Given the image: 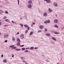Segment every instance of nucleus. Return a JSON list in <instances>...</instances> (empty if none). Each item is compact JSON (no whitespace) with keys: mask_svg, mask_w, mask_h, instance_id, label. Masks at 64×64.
Returning a JSON list of instances; mask_svg holds the SVG:
<instances>
[{"mask_svg":"<svg viewBox=\"0 0 64 64\" xmlns=\"http://www.w3.org/2000/svg\"><path fill=\"white\" fill-rule=\"evenodd\" d=\"M18 5H19V0H18Z\"/></svg>","mask_w":64,"mask_h":64,"instance_id":"e433bc0d","label":"nucleus"},{"mask_svg":"<svg viewBox=\"0 0 64 64\" xmlns=\"http://www.w3.org/2000/svg\"><path fill=\"white\" fill-rule=\"evenodd\" d=\"M8 36V35L6 34L4 36V38H7Z\"/></svg>","mask_w":64,"mask_h":64,"instance_id":"f8f14e48","label":"nucleus"},{"mask_svg":"<svg viewBox=\"0 0 64 64\" xmlns=\"http://www.w3.org/2000/svg\"><path fill=\"white\" fill-rule=\"evenodd\" d=\"M38 48L37 47H35L34 48V49H38Z\"/></svg>","mask_w":64,"mask_h":64,"instance_id":"ea45409f","label":"nucleus"},{"mask_svg":"<svg viewBox=\"0 0 64 64\" xmlns=\"http://www.w3.org/2000/svg\"><path fill=\"white\" fill-rule=\"evenodd\" d=\"M30 29V27L28 26L27 27V29L28 30H29V29Z\"/></svg>","mask_w":64,"mask_h":64,"instance_id":"412c9836","label":"nucleus"},{"mask_svg":"<svg viewBox=\"0 0 64 64\" xmlns=\"http://www.w3.org/2000/svg\"><path fill=\"white\" fill-rule=\"evenodd\" d=\"M5 13H6V14H8V12L6 10L5 12Z\"/></svg>","mask_w":64,"mask_h":64,"instance_id":"c756f323","label":"nucleus"},{"mask_svg":"<svg viewBox=\"0 0 64 64\" xmlns=\"http://www.w3.org/2000/svg\"><path fill=\"white\" fill-rule=\"evenodd\" d=\"M5 0V1L6 2V3H8L9 2H8V0Z\"/></svg>","mask_w":64,"mask_h":64,"instance_id":"c85d7f7f","label":"nucleus"},{"mask_svg":"<svg viewBox=\"0 0 64 64\" xmlns=\"http://www.w3.org/2000/svg\"><path fill=\"white\" fill-rule=\"evenodd\" d=\"M54 27H56V28H58V26H57V25L56 24H55Z\"/></svg>","mask_w":64,"mask_h":64,"instance_id":"4be33fe9","label":"nucleus"},{"mask_svg":"<svg viewBox=\"0 0 64 64\" xmlns=\"http://www.w3.org/2000/svg\"><path fill=\"white\" fill-rule=\"evenodd\" d=\"M46 2L47 3H50L51 2V0H47Z\"/></svg>","mask_w":64,"mask_h":64,"instance_id":"9d476101","label":"nucleus"},{"mask_svg":"<svg viewBox=\"0 0 64 64\" xmlns=\"http://www.w3.org/2000/svg\"><path fill=\"white\" fill-rule=\"evenodd\" d=\"M24 26L26 28H27V27H28V25L25 24L24 25Z\"/></svg>","mask_w":64,"mask_h":64,"instance_id":"6ab92c4d","label":"nucleus"},{"mask_svg":"<svg viewBox=\"0 0 64 64\" xmlns=\"http://www.w3.org/2000/svg\"><path fill=\"white\" fill-rule=\"evenodd\" d=\"M5 21H6V22H10V21H9V20L6 19L5 20Z\"/></svg>","mask_w":64,"mask_h":64,"instance_id":"f3484780","label":"nucleus"},{"mask_svg":"<svg viewBox=\"0 0 64 64\" xmlns=\"http://www.w3.org/2000/svg\"><path fill=\"white\" fill-rule=\"evenodd\" d=\"M54 6L56 7H57L58 6V4L56 2H54Z\"/></svg>","mask_w":64,"mask_h":64,"instance_id":"39448f33","label":"nucleus"},{"mask_svg":"<svg viewBox=\"0 0 64 64\" xmlns=\"http://www.w3.org/2000/svg\"><path fill=\"white\" fill-rule=\"evenodd\" d=\"M3 12H4L3 11L0 10V14H2Z\"/></svg>","mask_w":64,"mask_h":64,"instance_id":"dca6fc26","label":"nucleus"},{"mask_svg":"<svg viewBox=\"0 0 64 64\" xmlns=\"http://www.w3.org/2000/svg\"><path fill=\"white\" fill-rule=\"evenodd\" d=\"M54 22L56 23H57L58 22V20L57 19H56L54 20Z\"/></svg>","mask_w":64,"mask_h":64,"instance_id":"7ed1b4c3","label":"nucleus"},{"mask_svg":"<svg viewBox=\"0 0 64 64\" xmlns=\"http://www.w3.org/2000/svg\"><path fill=\"white\" fill-rule=\"evenodd\" d=\"M33 24H32V26H31L32 27L33 26Z\"/></svg>","mask_w":64,"mask_h":64,"instance_id":"864d4df0","label":"nucleus"},{"mask_svg":"<svg viewBox=\"0 0 64 64\" xmlns=\"http://www.w3.org/2000/svg\"><path fill=\"white\" fill-rule=\"evenodd\" d=\"M46 35L47 36H50V34L49 33H47L46 34Z\"/></svg>","mask_w":64,"mask_h":64,"instance_id":"ddd939ff","label":"nucleus"},{"mask_svg":"<svg viewBox=\"0 0 64 64\" xmlns=\"http://www.w3.org/2000/svg\"><path fill=\"white\" fill-rule=\"evenodd\" d=\"M3 62H4V63H7V60L5 59L3 60Z\"/></svg>","mask_w":64,"mask_h":64,"instance_id":"4468645a","label":"nucleus"},{"mask_svg":"<svg viewBox=\"0 0 64 64\" xmlns=\"http://www.w3.org/2000/svg\"><path fill=\"white\" fill-rule=\"evenodd\" d=\"M47 22L48 23H49V22H50V20H48L47 21Z\"/></svg>","mask_w":64,"mask_h":64,"instance_id":"a878e982","label":"nucleus"},{"mask_svg":"<svg viewBox=\"0 0 64 64\" xmlns=\"http://www.w3.org/2000/svg\"><path fill=\"white\" fill-rule=\"evenodd\" d=\"M47 16V13L46 12H45L44 14V16L46 17Z\"/></svg>","mask_w":64,"mask_h":64,"instance_id":"20e7f679","label":"nucleus"},{"mask_svg":"<svg viewBox=\"0 0 64 64\" xmlns=\"http://www.w3.org/2000/svg\"><path fill=\"white\" fill-rule=\"evenodd\" d=\"M20 47H23L24 46V45H22V46H20Z\"/></svg>","mask_w":64,"mask_h":64,"instance_id":"79ce46f5","label":"nucleus"},{"mask_svg":"<svg viewBox=\"0 0 64 64\" xmlns=\"http://www.w3.org/2000/svg\"><path fill=\"white\" fill-rule=\"evenodd\" d=\"M44 31L45 32H47V29L46 28H44Z\"/></svg>","mask_w":64,"mask_h":64,"instance_id":"cd10ccee","label":"nucleus"},{"mask_svg":"<svg viewBox=\"0 0 64 64\" xmlns=\"http://www.w3.org/2000/svg\"><path fill=\"white\" fill-rule=\"evenodd\" d=\"M54 33H55V34H60V33L59 32L58 33V32H54Z\"/></svg>","mask_w":64,"mask_h":64,"instance_id":"a211bd4d","label":"nucleus"},{"mask_svg":"<svg viewBox=\"0 0 64 64\" xmlns=\"http://www.w3.org/2000/svg\"><path fill=\"white\" fill-rule=\"evenodd\" d=\"M12 57H14V55H13V54H12Z\"/></svg>","mask_w":64,"mask_h":64,"instance_id":"c03bdc74","label":"nucleus"},{"mask_svg":"<svg viewBox=\"0 0 64 64\" xmlns=\"http://www.w3.org/2000/svg\"><path fill=\"white\" fill-rule=\"evenodd\" d=\"M32 1L31 0H29L28 2V3L29 4H32Z\"/></svg>","mask_w":64,"mask_h":64,"instance_id":"423d86ee","label":"nucleus"},{"mask_svg":"<svg viewBox=\"0 0 64 64\" xmlns=\"http://www.w3.org/2000/svg\"><path fill=\"white\" fill-rule=\"evenodd\" d=\"M3 57V55L2 54L1 56V57Z\"/></svg>","mask_w":64,"mask_h":64,"instance_id":"09e8293b","label":"nucleus"},{"mask_svg":"<svg viewBox=\"0 0 64 64\" xmlns=\"http://www.w3.org/2000/svg\"><path fill=\"white\" fill-rule=\"evenodd\" d=\"M12 23H13V22H14L13 21H12Z\"/></svg>","mask_w":64,"mask_h":64,"instance_id":"bf43d9fd","label":"nucleus"},{"mask_svg":"<svg viewBox=\"0 0 64 64\" xmlns=\"http://www.w3.org/2000/svg\"><path fill=\"white\" fill-rule=\"evenodd\" d=\"M44 1H47V0H44Z\"/></svg>","mask_w":64,"mask_h":64,"instance_id":"680f3d73","label":"nucleus"},{"mask_svg":"<svg viewBox=\"0 0 64 64\" xmlns=\"http://www.w3.org/2000/svg\"><path fill=\"white\" fill-rule=\"evenodd\" d=\"M33 24H34V25H35V23L34 22L33 23Z\"/></svg>","mask_w":64,"mask_h":64,"instance_id":"e2e57ef3","label":"nucleus"},{"mask_svg":"<svg viewBox=\"0 0 64 64\" xmlns=\"http://www.w3.org/2000/svg\"><path fill=\"white\" fill-rule=\"evenodd\" d=\"M55 16H56V17H57V14H55Z\"/></svg>","mask_w":64,"mask_h":64,"instance_id":"5fc2aeb1","label":"nucleus"},{"mask_svg":"<svg viewBox=\"0 0 64 64\" xmlns=\"http://www.w3.org/2000/svg\"><path fill=\"white\" fill-rule=\"evenodd\" d=\"M19 34V32H18L17 33V34Z\"/></svg>","mask_w":64,"mask_h":64,"instance_id":"603ef678","label":"nucleus"},{"mask_svg":"<svg viewBox=\"0 0 64 64\" xmlns=\"http://www.w3.org/2000/svg\"><path fill=\"white\" fill-rule=\"evenodd\" d=\"M48 11L49 12H52L53 11V10H51V9L49 8L48 9Z\"/></svg>","mask_w":64,"mask_h":64,"instance_id":"6e6552de","label":"nucleus"},{"mask_svg":"<svg viewBox=\"0 0 64 64\" xmlns=\"http://www.w3.org/2000/svg\"><path fill=\"white\" fill-rule=\"evenodd\" d=\"M23 19V18H20V20H21V19Z\"/></svg>","mask_w":64,"mask_h":64,"instance_id":"13d9d810","label":"nucleus"},{"mask_svg":"<svg viewBox=\"0 0 64 64\" xmlns=\"http://www.w3.org/2000/svg\"><path fill=\"white\" fill-rule=\"evenodd\" d=\"M52 40H54V41H56V39L54 37H52Z\"/></svg>","mask_w":64,"mask_h":64,"instance_id":"0eeeda50","label":"nucleus"},{"mask_svg":"<svg viewBox=\"0 0 64 64\" xmlns=\"http://www.w3.org/2000/svg\"><path fill=\"white\" fill-rule=\"evenodd\" d=\"M2 24V22H0V26Z\"/></svg>","mask_w":64,"mask_h":64,"instance_id":"de8ad7c7","label":"nucleus"},{"mask_svg":"<svg viewBox=\"0 0 64 64\" xmlns=\"http://www.w3.org/2000/svg\"><path fill=\"white\" fill-rule=\"evenodd\" d=\"M32 1H34V0H31Z\"/></svg>","mask_w":64,"mask_h":64,"instance_id":"338daca9","label":"nucleus"},{"mask_svg":"<svg viewBox=\"0 0 64 64\" xmlns=\"http://www.w3.org/2000/svg\"><path fill=\"white\" fill-rule=\"evenodd\" d=\"M16 45L18 46H19L20 45V44L19 42H18L17 43Z\"/></svg>","mask_w":64,"mask_h":64,"instance_id":"9b49d317","label":"nucleus"},{"mask_svg":"<svg viewBox=\"0 0 64 64\" xmlns=\"http://www.w3.org/2000/svg\"><path fill=\"white\" fill-rule=\"evenodd\" d=\"M50 32H52V33H54V31L53 30H51L50 31Z\"/></svg>","mask_w":64,"mask_h":64,"instance_id":"2f4dec72","label":"nucleus"},{"mask_svg":"<svg viewBox=\"0 0 64 64\" xmlns=\"http://www.w3.org/2000/svg\"><path fill=\"white\" fill-rule=\"evenodd\" d=\"M12 40L13 41H15V38L14 37H12Z\"/></svg>","mask_w":64,"mask_h":64,"instance_id":"b1692460","label":"nucleus"},{"mask_svg":"<svg viewBox=\"0 0 64 64\" xmlns=\"http://www.w3.org/2000/svg\"><path fill=\"white\" fill-rule=\"evenodd\" d=\"M12 47H14V45H12Z\"/></svg>","mask_w":64,"mask_h":64,"instance_id":"6e6d98bb","label":"nucleus"},{"mask_svg":"<svg viewBox=\"0 0 64 64\" xmlns=\"http://www.w3.org/2000/svg\"><path fill=\"white\" fill-rule=\"evenodd\" d=\"M25 62V63H27V62Z\"/></svg>","mask_w":64,"mask_h":64,"instance_id":"0e129e2a","label":"nucleus"},{"mask_svg":"<svg viewBox=\"0 0 64 64\" xmlns=\"http://www.w3.org/2000/svg\"><path fill=\"white\" fill-rule=\"evenodd\" d=\"M24 37H22V39H24Z\"/></svg>","mask_w":64,"mask_h":64,"instance_id":"8fccbe9b","label":"nucleus"},{"mask_svg":"<svg viewBox=\"0 0 64 64\" xmlns=\"http://www.w3.org/2000/svg\"><path fill=\"white\" fill-rule=\"evenodd\" d=\"M17 48V47H13L12 49H16Z\"/></svg>","mask_w":64,"mask_h":64,"instance_id":"393cba45","label":"nucleus"},{"mask_svg":"<svg viewBox=\"0 0 64 64\" xmlns=\"http://www.w3.org/2000/svg\"><path fill=\"white\" fill-rule=\"evenodd\" d=\"M41 32V30H40V31H38V33H39V32Z\"/></svg>","mask_w":64,"mask_h":64,"instance_id":"37998d69","label":"nucleus"},{"mask_svg":"<svg viewBox=\"0 0 64 64\" xmlns=\"http://www.w3.org/2000/svg\"><path fill=\"white\" fill-rule=\"evenodd\" d=\"M12 46H10V47H12Z\"/></svg>","mask_w":64,"mask_h":64,"instance_id":"3c124183","label":"nucleus"},{"mask_svg":"<svg viewBox=\"0 0 64 64\" xmlns=\"http://www.w3.org/2000/svg\"><path fill=\"white\" fill-rule=\"evenodd\" d=\"M24 34H20V37H22V36H24Z\"/></svg>","mask_w":64,"mask_h":64,"instance_id":"bb28decb","label":"nucleus"},{"mask_svg":"<svg viewBox=\"0 0 64 64\" xmlns=\"http://www.w3.org/2000/svg\"><path fill=\"white\" fill-rule=\"evenodd\" d=\"M34 20V21H35V20Z\"/></svg>","mask_w":64,"mask_h":64,"instance_id":"774afa93","label":"nucleus"},{"mask_svg":"<svg viewBox=\"0 0 64 64\" xmlns=\"http://www.w3.org/2000/svg\"><path fill=\"white\" fill-rule=\"evenodd\" d=\"M14 50H16V51H20L21 49L18 48H16Z\"/></svg>","mask_w":64,"mask_h":64,"instance_id":"1a4fd4ad","label":"nucleus"},{"mask_svg":"<svg viewBox=\"0 0 64 64\" xmlns=\"http://www.w3.org/2000/svg\"><path fill=\"white\" fill-rule=\"evenodd\" d=\"M34 48V47H31L30 48V49L31 50H33Z\"/></svg>","mask_w":64,"mask_h":64,"instance_id":"aec40b11","label":"nucleus"},{"mask_svg":"<svg viewBox=\"0 0 64 64\" xmlns=\"http://www.w3.org/2000/svg\"><path fill=\"white\" fill-rule=\"evenodd\" d=\"M24 57H22L21 58V59H22V60H23L24 59Z\"/></svg>","mask_w":64,"mask_h":64,"instance_id":"58836bf2","label":"nucleus"},{"mask_svg":"<svg viewBox=\"0 0 64 64\" xmlns=\"http://www.w3.org/2000/svg\"><path fill=\"white\" fill-rule=\"evenodd\" d=\"M39 28L40 29H43L44 28V26H39Z\"/></svg>","mask_w":64,"mask_h":64,"instance_id":"f257e3e1","label":"nucleus"},{"mask_svg":"<svg viewBox=\"0 0 64 64\" xmlns=\"http://www.w3.org/2000/svg\"><path fill=\"white\" fill-rule=\"evenodd\" d=\"M22 50H25V48H22Z\"/></svg>","mask_w":64,"mask_h":64,"instance_id":"473e14b6","label":"nucleus"},{"mask_svg":"<svg viewBox=\"0 0 64 64\" xmlns=\"http://www.w3.org/2000/svg\"><path fill=\"white\" fill-rule=\"evenodd\" d=\"M29 49V48H26V50H27V49Z\"/></svg>","mask_w":64,"mask_h":64,"instance_id":"49530a36","label":"nucleus"},{"mask_svg":"<svg viewBox=\"0 0 64 64\" xmlns=\"http://www.w3.org/2000/svg\"><path fill=\"white\" fill-rule=\"evenodd\" d=\"M20 25L22 26V27H23V25L22 24H20Z\"/></svg>","mask_w":64,"mask_h":64,"instance_id":"c9c22d12","label":"nucleus"},{"mask_svg":"<svg viewBox=\"0 0 64 64\" xmlns=\"http://www.w3.org/2000/svg\"><path fill=\"white\" fill-rule=\"evenodd\" d=\"M7 42V40H6L4 41V42Z\"/></svg>","mask_w":64,"mask_h":64,"instance_id":"a18cd8bd","label":"nucleus"},{"mask_svg":"<svg viewBox=\"0 0 64 64\" xmlns=\"http://www.w3.org/2000/svg\"><path fill=\"white\" fill-rule=\"evenodd\" d=\"M28 30H26L25 32L26 33H27V32H28Z\"/></svg>","mask_w":64,"mask_h":64,"instance_id":"a19ab883","label":"nucleus"},{"mask_svg":"<svg viewBox=\"0 0 64 64\" xmlns=\"http://www.w3.org/2000/svg\"><path fill=\"white\" fill-rule=\"evenodd\" d=\"M44 23H45V24H47V22L46 20L44 22Z\"/></svg>","mask_w":64,"mask_h":64,"instance_id":"72a5a7b5","label":"nucleus"},{"mask_svg":"<svg viewBox=\"0 0 64 64\" xmlns=\"http://www.w3.org/2000/svg\"><path fill=\"white\" fill-rule=\"evenodd\" d=\"M25 52H28V50H26L24 51Z\"/></svg>","mask_w":64,"mask_h":64,"instance_id":"7c9ffc66","label":"nucleus"},{"mask_svg":"<svg viewBox=\"0 0 64 64\" xmlns=\"http://www.w3.org/2000/svg\"><path fill=\"white\" fill-rule=\"evenodd\" d=\"M3 19H5L6 18V16H4V18H3Z\"/></svg>","mask_w":64,"mask_h":64,"instance_id":"4c0bfd02","label":"nucleus"},{"mask_svg":"<svg viewBox=\"0 0 64 64\" xmlns=\"http://www.w3.org/2000/svg\"><path fill=\"white\" fill-rule=\"evenodd\" d=\"M28 8H31L32 7V5H31V4H29L28 5Z\"/></svg>","mask_w":64,"mask_h":64,"instance_id":"f03ea898","label":"nucleus"},{"mask_svg":"<svg viewBox=\"0 0 64 64\" xmlns=\"http://www.w3.org/2000/svg\"><path fill=\"white\" fill-rule=\"evenodd\" d=\"M46 61H47V62H49V61H48V60H46Z\"/></svg>","mask_w":64,"mask_h":64,"instance_id":"4d7b16f0","label":"nucleus"},{"mask_svg":"<svg viewBox=\"0 0 64 64\" xmlns=\"http://www.w3.org/2000/svg\"><path fill=\"white\" fill-rule=\"evenodd\" d=\"M13 23L14 24H15V23L14 22H13Z\"/></svg>","mask_w":64,"mask_h":64,"instance_id":"69168bd1","label":"nucleus"},{"mask_svg":"<svg viewBox=\"0 0 64 64\" xmlns=\"http://www.w3.org/2000/svg\"><path fill=\"white\" fill-rule=\"evenodd\" d=\"M17 41L18 42H20V40L19 39V38H17Z\"/></svg>","mask_w":64,"mask_h":64,"instance_id":"2eb2a0df","label":"nucleus"},{"mask_svg":"<svg viewBox=\"0 0 64 64\" xmlns=\"http://www.w3.org/2000/svg\"><path fill=\"white\" fill-rule=\"evenodd\" d=\"M1 35V34L0 32V35Z\"/></svg>","mask_w":64,"mask_h":64,"instance_id":"052dcab7","label":"nucleus"},{"mask_svg":"<svg viewBox=\"0 0 64 64\" xmlns=\"http://www.w3.org/2000/svg\"><path fill=\"white\" fill-rule=\"evenodd\" d=\"M8 26V25L6 24L4 25V27H7V26Z\"/></svg>","mask_w":64,"mask_h":64,"instance_id":"f704fd0d","label":"nucleus"},{"mask_svg":"<svg viewBox=\"0 0 64 64\" xmlns=\"http://www.w3.org/2000/svg\"><path fill=\"white\" fill-rule=\"evenodd\" d=\"M33 32H30V35H32V34H33Z\"/></svg>","mask_w":64,"mask_h":64,"instance_id":"5701e85b","label":"nucleus"}]
</instances>
